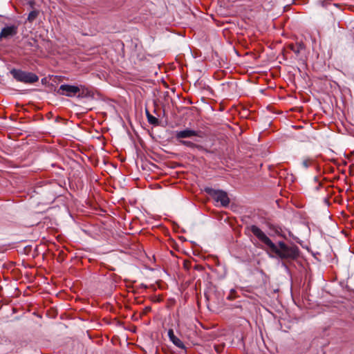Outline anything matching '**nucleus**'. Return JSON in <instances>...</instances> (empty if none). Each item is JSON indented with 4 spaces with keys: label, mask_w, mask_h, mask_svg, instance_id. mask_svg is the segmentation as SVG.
I'll return each mask as SVG.
<instances>
[{
    "label": "nucleus",
    "mask_w": 354,
    "mask_h": 354,
    "mask_svg": "<svg viewBox=\"0 0 354 354\" xmlns=\"http://www.w3.org/2000/svg\"><path fill=\"white\" fill-rule=\"evenodd\" d=\"M252 234L261 241V246L270 258H277L282 261L281 266L288 269L287 262L297 260L300 256V250L293 243H286L283 241L274 242L258 226L252 225L247 227Z\"/></svg>",
    "instance_id": "f257e3e1"
},
{
    "label": "nucleus",
    "mask_w": 354,
    "mask_h": 354,
    "mask_svg": "<svg viewBox=\"0 0 354 354\" xmlns=\"http://www.w3.org/2000/svg\"><path fill=\"white\" fill-rule=\"evenodd\" d=\"M12 77L19 82L26 84H32L39 81V76L30 71H23L20 68H12L10 71Z\"/></svg>",
    "instance_id": "f03ea898"
},
{
    "label": "nucleus",
    "mask_w": 354,
    "mask_h": 354,
    "mask_svg": "<svg viewBox=\"0 0 354 354\" xmlns=\"http://www.w3.org/2000/svg\"><path fill=\"white\" fill-rule=\"evenodd\" d=\"M216 203H220L221 206L226 207L230 203L227 193L223 189H215L210 187H205L203 189Z\"/></svg>",
    "instance_id": "7ed1b4c3"
},
{
    "label": "nucleus",
    "mask_w": 354,
    "mask_h": 354,
    "mask_svg": "<svg viewBox=\"0 0 354 354\" xmlns=\"http://www.w3.org/2000/svg\"><path fill=\"white\" fill-rule=\"evenodd\" d=\"M79 91V86L64 84H62L56 92L59 95L72 97L76 96Z\"/></svg>",
    "instance_id": "20e7f679"
},
{
    "label": "nucleus",
    "mask_w": 354,
    "mask_h": 354,
    "mask_svg": "<svg viewBox=\"0 0 354 354\" xmlns=\"http://www.w3.org/2000/svg\"><path fill=\"white\" fill-rule=\"evenodd\" d=\"M204 133L201 131H195L190 129H185L182 131H176L175 133L176 138L180 142L183 138H189L193 136L203 138Z\"/></svg>",
    "instance_id": "39448f33"
},
{
    "label": "nucleus",
    "mask_w": 354,
    "mask_h": 354,
    "mask_svg": "<svg viewBox=\"0 0 354 354\" xmlns=\"http://www.w3.org/2000/svg\"><path fill=\"white\" fill-rule=\"evenodd\" d=\"M18 32V27L15 25L6 26L0 32V41L15 36Z\"/></svg>",
    "instance_id": "423d86ee"
},
{
    "label": "nucleus",
    "mask_w": 354,
    "mask_h": 354,
    "mask_svg": "<svg viewBox=\"0 0 354 354\" xmlns=\"http://www.w3.org/2000/svg\"><path fill=\"white\" fill-rule=\"evenodd\" d=\"M180 143L181 145L187 146L191 149H197L198 150L204 151L206 153L213 154L215 152L214 150H209V149L205 148L203 146H202L201 145L196 144L191 141L180 140Z\"/></svg>",
    "instance_id": "0eeeda50"
},
{
    "label": "nucleus",
    "mask_w": 354,
    "mask_h": 354,
    "mask_svg": "<svg viewBox=\"0 0 354 354\" xmlns=\"http://www.w3.org/2000/svg\"><path fill=\"white\" fill-rule=\"evenodd\" d=\"M138 241H139L136 240L134 236V259H137L139 261H143V259L146 258V252H145L143 247L137 243Z\"/></svg>",
    "instance_id": "6e6552de"
},
{
    "label": "nucleus",
    "mask_w": 354,
    "mask_h": 354,
    "mask_svg": "<svg viewBox=\"0 0 354 354\" xmlns=\"http://www.w3.org/2000/svg\"><path fill=\"white\" fill-rule=\"evenodd\" d=\"M168 337L170 341L178 348L185 349V346L183 342L178 338L174 333L173 329H169L168 330Z\"/></svg>",
    "instance_id": "1a4fd4ad"
},
{
    "label": "nucleus",
    "mask_w": 354,
    "mask_h": 354,
    "mask_svg": "<svg viewBox=\"0 0 354 354\" xmlns=\"http://www.w3.org/2000/svg\"><path fill=\"white\" fill-rule=\"evenodd\" d=\"M80 91L77 94V97L78 98H84V97H90L93 99L94 97V93L92 91L89 90L88 88H86L84 86L80 85Z\"/></svg>",
    "instance_id": "9d476101"
},
{
    "label": "nucleus",
    "mask_w": 354,
    "mask_h": 354,
    "mask_svg": "<svg viewBox=\"0 0 354 354\" xmlns=\"http://www.w3.org/2000/svg\"><path fill=\"white\" fill-rule=\"evenodd\" d=\"M288 47L297 56H299L300 52L306 48V46L302 41L297 42L296 44H290Z\"/></svg>",
    "instance_id": "9b49d317"
},
{
    "label": "nucleus",
    "mask_w": 354,
    "mask_h": 354,
    "mask_svg": "<svg viewBox=\"0 0 354 354\" xmlns=\"http://www.w3.org/2000/svg\"><path fill=\"white\" fill-rule=\"evenodd\" d=\"M39 10L37 9L32 10L28 16L27 21L30 23L33 22L38 17Z\"/></svg>",
    "instance_id": "f8f14e48"
},
{
    "label": "nucleus",
    "mask_w": 354,
    "mask_h": 354,
    "mask_svg": "<svg viewBox=\"0 0 354 354\" xmlns=\"http://www.w3.org/2000/svg\"><path fill=\"white\" fill-rule=\"evenodd\" d=\"M147 120L150 124H152L153 126H159L160 124V120L153 115L149 116Z\"/></svg>",
    "instance_id": "ddd939ff"
},
{
    "label": "nucleus",
    "mask_w": 354,
    "mask_h": 354,
    "mask_svg": "<svg viewBox=\"0 0 354 354\" xmlns=\"http://www.w3.org/2000/svg\"><path fill=\"white\" fill-rule=\"evenodd\" d=\"M141 215H143L141 210L139 209L138 208H134V221H136V219H139Z\"/></svg>",
    "instance_id": "4468645a"
},
{
    "label": "nucleus",
    "mask_w": 354,
    "mask_h": 354,
    "mask_svg": "<svg viewBox=\"0 0 354 354\" xmlns=\"http://www.w3.org/2000/svg\"><path fill=\"white\" fill-rule=\"evenodd\" d=\"M236 291L233 289L230 290V292L227 296V299L231 300L235 297Z\"/></svg>",
    "instance_id": "2eb2a0df"
},
{
    "label": "nucleus",
    "mask_w": 354,
    "mask_h": 354,
    "mask_svg": "<svg viewBox=\"0 0 354 354\" xmlns=\"http://www.w3.org/2000/svg\"><path fill=\"white\" fill-rule=\"evenodd\" d=\"M28 5L30 6V8L32 10L35 9V5H36L35 1H32V0L29 1L28 2Z\"/></svg>",
    "instance_id": "dca6fc26"
},
{
    "label": "nucleus",
    "mask_w": 354,
    "mask_h": 354,
    "mask_svg": "<svg viewBox=\"0 0 354 354\" xmlns=\"http://www.w3.org/2000/svg\"><path fill=\"white\" fill-rule=\"evenodd\" d=\"M302 165L303 166L305 167V168H308L309 167V165H308V160H304L302 162Z\"/></svg>",
    "instance_id": "f3484780"
},
{
    "label": "nucleus",
    "mask_w": 354,
    "mask_h": 354,
    "mask_svg": "<svg viewBox=\"0 0 354 354\" xmlns=\"http://www.w3.org/2000/svg\"><path fill=\"white\" fill-rule=\"evenodd\" d=\"M324 202L327 206H329L330 205L329 199L327 198H324Z\"/></svg>",
    "instance_id": "a211bd4d"
},
{
    "label": "nucleus",
    "mask_w": 354,
    "mask_h": 354,
    "mask_svg": "<svg viewBox=\"0 0 354 354\" xmlns=\"http://www.w3.org/2000/svg\"><path fill=\"white\" fill-rule=\"evenodd\" d=\"M289 235H290V236H292L295 240H296V241H297V243H300V241H299V239H298V238H297V237H295V236L292 234V233H291L290 232H289Z\"/></svg>",
    "instance_id": "6ab92c4d"
},
{
    "label": "nucleus",
    "mask_w": 354,
    "mask_h": 354,
    "mask_svg": "<svg viewBox=\"0 0 354 354\" xmlns=\"http://www.w3.org/2000/svg\"><path fill=\"white\" fill-rule=\"evenodd\" d=\"M145 113H146V115H147V119L149 118V116L152 115L149 113V111H148V109H147V108L145 109Z\"/></svg>",
    "instance_id": "aec40b11"
},
{
    "label": "nucleus",
    "mask_w": 354,
    "mask_h": 354,
    "mask_svg": "<svg viewBox=\"0 0 354 354\" xmlns=\"http://www.w3.org/2000/svg\"><path fill=\"white\" fill-rule=\"evenodd\" d=\"M41 82L42 84H46V83L48 82L46 77L41 79Z\"/></svg>",
    "instance_id": "412c9836"
},
{
    "label": "nucleus",
    "mask_w": 354,
    "mask_h": 354,
    "mask_svg": "<svg viewBox=\"0 0 354 354\" xmlns=\"http://www.w3.org/2000/svg\"><path fill=\"white\" fill-rule=\"evenodd\" d=\"M188 264H190V262L189 261H185L184 263V266L187 268V269H189V266Z\"/></svg>",
    "instance_id": "4be33fe9"
},
{
    "label": "nucleus",
    "mask_w": 354,
    "mask_h": 354,
    "mask_svg": "<svg viewBox=\"0 0 354 354\" xmlns=\"http://www.w3.org/2000/svg\"><path fill=\"white\" fill-rule=\"evenodd\" d=\"M194 269H196V270H202V269H203V267H202V266H199V265H196V266H194Z\"/></svg>",
    "instance_id": "5701e85b"
},
{
    "label": "nucleus",
    "mask_w": 354,
    "mask_h": 354,
    "mask_svg": "<svg viewBox=\"0 0 354 354\" xmlns=\"http://www.w3.org/2000/svg\"><path fill=\"white\" fill-rule=\"evenodd\" d=\"M321 186H322V184H321V183H319V185L315 187V190H316V191H319V189H320V187H321Z\"/></svg>",
    "instance_id": "b1692460"
},
{
    "label": "nucleus",
    "mask_w": 354,
    "mask_h": 354,
    "mask_svg": "<svg viewBox=\"0 0 354 354\" xmlns=\"http://www.w3.org/2000/svg\"><path fill=\"white\" fill-rule=\"evenodd\" d=\"M125 343L127 344V346L129 344V343L128 342V337L127 336L125 337Z\"/></svg>",
    "instance_id": "393cba45"
},
{
    "label": "nucleus",
    "mask_w": 354,
    "mask_h": 354,
    "mask_svg": "<svg viewBox=\"0 0 354 354\" xmlns=\"http://www.w3.org/2000/svg\"><path fill=\"white\" fill-rule=\"evenodd\" d=\"M143 57H144V56L140 57V55H138V59L139 60H142V59H143Z\"/></svg>",
    "instance_id": "a878e982"
},
{
    "label": "nucleus",
    "mask_w": 354,
    "mask_h": 354,
    "mask_svg": "<svg viewBox=\"0 0 354 354\" xmlns=\"http://www.w3.org/2000/svg\"><path fill=\"white\" fill-rule=\"evenodd\" d=\"M125 160H126V158H121V162H125Z\"/></svg>",
    "instance_id": "bb28decb"
},
{
    "label": "nucleus",
    "mask_w": 354,
    "mask_h": 354,
    "mask_svg": "<svg viewBox=\"0 0 354 354\" xmlns=\"http://www.w3.org/2000/svg\"><path fill=\"white\" fill-rule=\"evenodd\" d=\"M314 180H315V182H317V181H318V177H317V176H315V177L314 178Z\"/></svg>",
    "instance_id": "cd10ccee"
},
{
    "label": "nucleus",
    "mask_w": 354,
    "mask_h": 354,
    "mask_svg": "<svg viewBox=\"0 0 354 354\" xmlns=\"http://www.w3.org/2000/svg\"><path fill=\"white\" fill-rule=\"evenodd\" d=\"M205 298H206L207 300H209V297H208V295H207L206 293H205Z\"/></svg>",
    "instance_id": "c85d7f7f"
},
{
    "label": "nucleus",
    "mask_w": 354,
    "mask_h": 354,
    "mask_svg": "<svg viewBox=\"0 0 354 354\" xmlns=\"http://www.w3.org/2000/svg\"><path fill=\"white\" fill-rule=\"evenodd\" d=\"M138 46V44H134V48H136Z\"/></svg>",
    "instance_id": "c756f323"
},
{
    "label": "nucleus",
    "mask_w": 354,
    "mask_h": 354,
    "mask_svg": "<svg viewBox=\"0 0 354 354\" xmlns=\"http://www.w3.org/2000/svg\"><path fill=\"white\" fill-rule=\"evenodd\" d=\"M129 124H130L131 127H133V124H132L131 120H129Z\"/></svg>",
    "instance_id": "7c9ffc66"
},
{
    "label": "nucleus",
    "mask_w": 354,
    "mask_h": 354,
    "mask_svg": "<svg viewBox=\"0 0 354 354\" xmlns=\"http://www.w3.org/2000/svg\"><path fill=\"white\" fill-rule=\"evenodd\" d=\"M132 222H133V219L130 222V225L132 224Z\"/></svg>",
    "instance_id": "2f4dec72"
}]
</instances>
